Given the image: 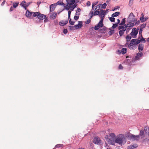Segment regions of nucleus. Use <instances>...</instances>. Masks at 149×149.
Returning <instances> with one entry per match:
<instances>
[{
    "label": "nucleus",
    "mask_w": 149,
    "mask_h": 149,
    "mask_svg": "<svg viewBox=\"0 0 149 149\" xmlns=\"http://www.w3.org/2000/svg\"><path fill=\"white\" fill-rule=\"evenodd\" d=\"M13 10V7L11 6L10 9V12L12 11Z\"/></svg>",
    "instance_id": "774afa93"
},
{
    "label": "nucleus",
    "mask_w": 149,
    "mask_h": 149,
    "mask_svg": "<svg viewBox=\"0 0 149 149\" xmlns=\"http://www.w3.org/2000/svg\"><path fill=\"white\" fill-rule=\"evenodd\" d=\"M141 37V38L140 39V41L141 42H143V43H145L146 42V40H145L144 38H143L142 37V35H141L140 36Z\"/></svg>",
    "instance_id": "c9c22d12"
},
{
    "label": "nucleus",
    "mask_w": 149,
    "mask_h": 149,
    "mask_svg": "<svg viewBox=\"0 0 149 149\" xmlns=\"http://www.w3.org/2000/svg\"><path fill=\"white\" fill-rule=\"evenodd\" d=\"M118 26V24L117 23L116 24H113V25L112 26V28L113 29H115Z\"/></svg>",
    "instance_id": "c03bdc74"
},
{
    "label": "nucleus",
    "mask_w": 149,
    "mask_h": 149,
    "mask_svg": "<svg viewBox=\"0 0 149 149\" xmlns=\"http://www.w3.org/2000/svg\"><path fill=\"white\" fill-rule=\"evenodd\" d=\"M110 136H112L113 137H115V135L114 133H111L110 134Z\"/></svg>",
    "instance_id": "0e129e2a"
},
{
    "label": "nucleus",
    "mask_w": 149,
    "mask_h": 149,
    "mask_svg": "<svg viewBox=\"0 0 149 149\" xmlns=\"http://www.w3.org/2000/svg\"><path fill=\"white\" fill-rule=\"evenodd\" d=\"M103 26V22H102V21H100L97 25H96L94 27V29L95 30H97L100 27H102Z\"/></svg>",
    "instance_id": "6e6552de"
},
{
    "label": "nucleus",
    "mask_w": 149,
    "mask_h": 149,
    "mask_svg": "<svg viewBox=\"0 0 149 149\" xmlns=\"http://www.w3.org/2000/svg\"><path fill=\"white\" fill-rule=\"evenodd\" d=\"M142 29H140L139 31V34L141 35H142Z\"/></svg>",
    "instance_id": "680f3d73"
},
{
    "label": "nucleus",
    "mask_w": 149,
    "mask_h": 149,
    "mask_svg": "<svg viewBox=\"0 0 149 149\" xmlns=\"http://www.w3.org/2000/svg\"><path fill=\"white\" fill-rule=\"evenodd\" d=\"M120 13L119 12H116L113 13L111 16L112 17H115L118 16L120 15Z\"/></svg>",
    "instance_id": "b1692460"
},
{
    "label": "nucleus",
    "mask_w": 149,
    "mask_h": 149,
    "mask_svg": "<svg viewBox=\"0 0 149 149\" xmlns=\"http://www.w3.org/2000/svg\"><path fill=\"white\" fill-rule=\"evenodd\" d=\"M127 24H125L124 26H119L118 27V29L119 30H121L122 29H124V28L126 29L127 27H129V26H127Z\"/></svg>",
    "instance_id": "a211bd4d"
},
{
    "label": "nucleus",
    "mask_w": 149,
    "mask_h": 149,
    "mask_svg": "<svg viewBox=\"0 0 149 149\" xmlns=\"http://www.w3.org/2000/svg\"><path fill=\"white\" fill-rule=\"evenodd\" d=\"M136 39V40L135 41V42H134V43H135L137 46V45L139 44L141 41H140V40H138L137 39Z\"/></svg>",
    "instance_id": "7c9ffc66"
},
{
    "label": "nucleus",
    "mask_w": 149,
    "mask_h": 149,
    "mask_svg": "<svg viewBox=\"0 0 149 149\" xmlns=\"http://www.w3.org/2000/svg\"><path fill=\"white\" fill-rule=\"evenodd\" d=\"M76 4H74L72 6H70V10L71 11H72L76 7Z\"/></svg>",
    "instance_id": "473e14b6"
},
{
    "label": "nucleus",
    "mask_w": 149,
    "mask_h": 149,
    "mask_svg": "<svg viewBox=\"0 0 149 149\" xmlns=\"http://www.w3.org/2000/svg\"><path fill=\"white\" fill-rule=\"evenodd\" d=\"M99 16L100 17V18H101V19L100 21H102V22H103V21L104 19V15H99Z\"/></svg>",
    "instance_id": "ea45409f"
},
{
    "label": "nucleus",
    "mask_w": 149,
    "mask_h": 149,
    "mask_svg": "<svg viewBox=\"0 0 149 149\" xmlns=\"http://www.w3.org/2000/svg\"><path fill=\"white\" fill-rule=\"evenodd\" d=\"M20 5L25 9V10H26L27 7L26 5V2L25 1H23Z\"/></svg>",
    "instance_id": "f3484780"
},
{
    "label": "nucleus",
    "mask_w": 149,
    "mask_h": 149,
    "mask_svg": "<svg viewBox=\"0 0 149 149\" xmlns=\"http://www.w3.org/2000/svg\"><path fill=\"white\" fill-rule=\"evenodd\" d=\"M40 14L38 15V18L40 20H42L45 19L46 17V15L42 14L40 12Z\"/></svg>",
    "instance_id": "2eb2a0df"
},
{
    "label": "nucleus",
    "mask_w": 149,
    "mask_h": 149,
    "mask_svg": "<svg viewBox=\"0 0 149 149\" xmlns=\"http://www.w3.org/2000/svg\"><path fill=\"white\" fill-rule=\"evenodd\" d=\"M56 5H63L64 6L65 5V4L64 3L62 2L61 1H58L56 3Z\"/></svg>",
    "instance_id": "cd10ccee"
},
{
    "label": "nucleus",
    "mask_w": 149,
    "mask_h": 149,
    "mask_svg": "<svg viewBox=\"0 0 149 149\" xmlns=\"http://www.w3.org/2000/svg\"><path fill=\"white\" fill-rule=\"evenodd\" d=\"M32 16L34 17H38V15H39V14H40V12H32Z\"/></svg>",
    "instance_id": "5701e85b"
},
{
    "label": "nucleus",
    "mask_w": 149,
    "mask_h": 149,
    "mask_svg": "<svg viewBox=\"0 0 149 149\" xmlns=\"http://www.w3.org/2000/svg\"><path fill=\"white\" fill-rule=\"evenodd\" d=\"M68 32L67 29H64L63 30V33L65 34H66Z\"/></svg>",
    "instance_id": "8fccbe9b"
},
{
    "label": "nucleus",
    "mask_w": 149,
    "mask_h": 149,
    "mask_svg": "<svg viewBox=\"0 0 149 149\" xmlns=\"http://www.w3.org/2000/svg\"><path fill=\"white\" fill-rule=\"evenodd\" d=\"M68 22V20H66L65 21H61L59 23V25L61 26H63L66 25Z\"/></svg>",
    "instance_id": "412c9836"
},
{
    "label": "nucleus",
    "mask_w": 149,
    "mask_h": 149,
    "mask_svg": "<svg viewBox=\"0 0 149 149\" xmlns=\"http://www.w3.org/2000/svg\"><path fill=\"white\" fill-rule=\"evenodd\" d=\"M103 26V22H102V21H100L97 25H96L94 27V29L95 30H97L100 27H102Z\"/></svg>",
    "instance_id": "1a4fd4ad"
},
{
    "label": "nucleus",
    "mask_w": 149,
    "mask_h": 149,
    "mask_svg": "<svg viewBox=\"0 0 149 149\" xmlns=\"http://www.w3.org/2000/svg\"><path fill=\"white\" fill-rule=\"evenodd\" d=\"M93 142L95 144L99 145L101 143V141L99 137H96L94 139Z\"/></svg>",
    "instance_id": "423d86ee"
},
{
    "label": "nucleus",
    "mask_w": 149,
    "mask_h": 149,
    "mask_svg": "<svg viewBox=\"0 0 149 149\" xmlns=\"http://www.w3.org/2000/svg\"><path fill=\"white\" fill-rule=\"evenodd\" d=\"M138 145L136 144H134L132 145H131L130 146H128L127 147V149H132L135 148L137 147Z\"/></svg>",
    "instance_id": "dca6fc26"
},
{
    "label": "nucleus",
    "mask_w": 149,
    "mask_h": 149,
    "mask_svg": "<svg viewBox=\"0 0 149 149\" xmlns=\"http://www.w3.org/2000/svg\"><path fill=\"white\" fill-rule=\"evenodd\" d=\"M79 18V16H75L74 17V19L75 20H77Z\"/></svg>",
    "instance_id": "3c124183"
},
{
    "label": "nucleus",
    "mask_w": 149,
    "mask_h": 149,
    "mask_svg": "<svg viewBox=\"0 0 149 149\" xmlns=\"http://www.w3.org/2000/svg\"><path fill=\"white\" fill-rule=\"evenodd\" d=\"M130 137L131 139H132L134 140H136L137 141H138L139 139V135H137L135 136L132 135L130 136Z\"/></svg>",
    "instance_id": "f8f14e48"
},
{
    "label": "nucleus",
    "mask_w": 149,
    "mask_h": 149,
    "mask_svg": "<svg viewBox=\"0 0 149 149\" xmlns=\"http://www.w3.org/2000/svg\"><path fill=\"white\" fill-rule=\"evenodd\" d=\"M146 24H141L140 26V29H143L146 27Z\"/></svg>",
    "instance_id": "79ce46f5"
},
{
    "label": "nucleus",
    "mask_w": 149,
    "mask_h": 149,
    "mask_svg": "<svg viewBox=\"0 0 149 149\" xmlns=\"http://www.w3.org/2000/svg\"><path fill=\"white\" fill-rule=\"evenodd\" d=\"M103 26V22H102V21H100L97 25H96L94 27V29L95 30H97L100 27H102Z\"/></svg>",
    "instance_id": "0eeeda50"
},
{
    "label": "nucleus",
    "mask_w": 149,
    "mask_h": 149,
    "mask_svg": "<svg viewBox=\"0 0 149 149\" xmlns=\"http://www.w3.org/2000/svg\"><path fill=\"white\" fill-rule=\"evenodd\" d=\"M132 36H131L130 35H127L126 37V38L127 39V41H129L132 38Z\"/></svg>",
    "instance_id": "bb28decb"
},
{
    "label": "nucleus",
    "mask_w": 149,
    "mask_h": 149,
    "mask_svg": "<svg viewBox=\"0 0 149 149\" xmlns=\"http://www.w3.org/2000/svg\"><path fill=\"white\" fill-rule=\"evenodd\" d=\"M81 9L80 8H77V10L76 12V15H79V13L81 11Z\"/></svg>",
    "instance_id": "4c0bfd02"
},
{
    "label": "nucleus",
    "mask_w": 149,
    "mask_h": 149,
    "mask_svg": "<svg viewBox=\"0 0 149 149\" xmlns=\"http://www.w3.org/2000/svg\"><path fill=\"white\" fill-rule=\"evenodd\" d=\"M114 141L116 143L121 146L126 142L125 138L124 135L122 134H119L115 137Z\"/></svg>",
    "instance_id": "f03ea898"
},
{
    "label": "nucleus",
    "mask_w": 149,
    "mask_h": 149,
    "mask_svg": "<svg viewBox=\"0 0 149 149\" xmlns=\"http://www.w3.org/2000/svg\"><path fill=\"white\" fill-rule=\"evenodd\" d=\"M140 21L139 20L138 21H136L135 23V25H138L139 24H140Z\"/></svg>",
    "instance_id": "6e6d98bb"
},
{
    "label": "nucleus",
    "mask_w": 149,
    "mask_h": 149,
    "mask_svg": "<svg viewBox=\"0 0 149 149\" xmlns=\"http://www.w3.org/2000/svg\"><path fill=\"white\" fill-rule=\"evenodd\" d=\"M106 12L103 10H101L100 11V13L99 15H105Z\"/></svg>",
    "instance_id": "a878e982"
},
{
    "label": "nucleus",
    "mask_w": 149,
    "mask_h": 149,
    "mask_svg": "<svg viewBox=\"0 0 149 149\" xmlns=\"http://www.w3.org/2000/svg\"><path fill=\"white\" fill-rule=\"evenodd\" d=\"M67 3L68 5H69L70 6H71L72 4H70V3H72V2L70 0H66Z\"/></svg>",
    "instance_id": "09e8293b"
},
{
    "label": "nucleus",
    "mask_w": 149,
    "mask_h": 149,
    "mask_svg": "<svg viewBox=\"0 0 149 149\" xmlns=\"http://www.w3.org/2000/svg\"><path fill=\"white\" fill-rule=\"evenodd\" d=\"M18 5V3H15L13 4V6L14 8H16Z\"/></svg>",
    "instance_id": "37998d69"
},
{
    "label": "nucleus",
    "mask_w": 149,
    "mask_h": 149,
    "mask_svg": "<svg viewBox=\"0 0 149 149\" xmlns=\"http://www.w3.org/2000/svg\"><path fill=\"white\" fill-rule=\"evenodd\" d=\"M125 18H124L123 19L121 22L120 24L119 25H123L125 24Z\"/></svg>",
    "instance_id": "2f4dec72"
},
{
    "label": "nucleus",
    "mask_w": 149,
    "mask_h": 149,
    "mask_svg": "<svg viewBox=\"0 0 149 149\" xmlns=\"http://www.w3.org/2000/svg\"><path fill=\"white\" fill-rule=\"evenodd\" d=\"M126 29L124 28V29L120 30L119 31V35L120 36H121L124 34V32L126 31Z\"/></svg>",
    "instance_id": "4be33fe9"
},
{
    "label": "nucleus",
    "mask_w": 149,
    "mask_h": 149,
    "mask_svg": "<svg viewBox=\"0 0 149 149\" xmlns=\"http://www.w3.org/2000/svg\"><path fill=\"white\" fill-rule=\"evenodd\" d=\"M136 19L135 17L132 13H131L129 15L128 18L127 19V26L129 27H132L134 26V22Z\"/></svg>",
    "instance_id": "f257e3e1"
},
{
    "label": "nucleus",
    "mask_w": 149,
    "mask_h": 149,
    "mask_svg": "<svg viewBox=\"0 0 149 149\" xmlns=\"http://www.w3.org/2000/svg\"><path fill=\"white\" fill-rule=\"evenodd\" d=\"M32 12H31L29 10H27L26 11L25 15L28 18H31L32 16Z\"/></svg>",
    "instance_id": "9d476101"
},
{
    "label": "nucleus",
    "mask_w": 149,
    "mask_h": 149,
    "mask_svg": "<svg viewBox=\"0 0 149 149\" xmlns=\"http://www.w3.org/2000/svg\"><path fill=\"white\" fill-rule=\"evenodd\" d=\"M118 52L120 53L121 52L122 54H124L127 52V49L126 48H123L122 49L121 51L120 50H118Z\"/></svg>",
    "instance_id": "aec40b11"
},
{
    "label": "nucleus",
    "mask_w": 149,
    "mask_h": 149,
    "mask_svg": "<svg viewBox=\"0 0 149 149\" xmlns=\"http://www.w3.org/2000/svg\"><path fill=\"white\" fill-rule=\"evenodd\" d=\"M57 15V13H54L52 14L51 15V17L52 18L55 19L56 18Z\"/></svg>",
    "instance_id": "72a5a7b5"
},
{
    "label": "nucleus",
    "mask_w": 149,
    "mask_h": 149,
    "mask_svg": "<svg viewBox=\"0 0 149 149\" xmlns=\"http://www.w3.org/2000/svg\"><path fill=\"white\" fill-rule=\"evenodd\" d=\"M144 45L142 44H140L138 46V49L139 52L142 51L143 49Z\"/></svg>",
    "instance_id": "6ab92c4d"
},
{
    "label": "nucleus",
    "mask_w": 149,
    "mask_h": 149,
    "mask_svg": "<svg viewBox=\"0 0 149 149\" xmlns=\"http://www.w3.org/2000/svg\"><path fill=\"white\" fill-rule=\"evenodd\" d=\"M144 131L146 133H147V132L149 131V128L148 127H147L146 126L144 128Z\"/></svg>",
    "instance_id": "f704fd0d"
},
{
    "label": "nucleus",
    "mask_w": 149,
    "mask_h": 149,
    "mask_svg": "<svg viewBox=\"0 0 149 149\" xmlns=\"http://www.w3.org/2000/svg\"><path fill=\"white\" fill-rule=\"evenodd\" d=\"M69 28L71 30H74L75 29L74 27V26H69Z\"/></svg>",
    "instance_id": "e433bc0d"
},
{
    "label": "nucleus",
    "mask_w": 149,
    "mask_h": 149,
    "mask_svg": "<svg viewBox=\"0 0 149 149\" xmlns=\"http://www.w3.org/2000/svg\"><path fill=\"white\" fill-rule=\"evenodd\" d=\"M70 8V6H68V5H66L65 7V9L67 10H69Z\"/></svg>",
    "instance_id": "a19ab883"
},
{
    "label": "nucleus",
    "mask_w": 149,
    "mask_h": 149,
    "mask_svg": "<svg viewBox=\"0 0 149 149\" xmlns=\"http://www.w3.org/2000/svg\"><path fill=\"white\" fill-rule=\"evenodd\" d=\"M136 39H132L130 41V42L128 45V47L131 49H136L137 46L134 43Z\"/></svg>",
    "instance_id": "7ed1b4c3"
},
{
    "label": "nucleus",
    "mask_w": 149,
    "mask_h": 149,
    "mask_svg": "<svg viewBox=\"0 0 149 149\" xmlns=\"http://www.w3.org/2000/svg\"><path fill=\"white\" fill-rule=\"evenodd\" d=\"M69 22L70 24L72 25H73L74 24L75 22L73 21H72L71 20V19L70 18Z\"/></svg>",
    "instance_id": "a18cd8bd"
},
{
    "label": "nucleus",
    "mask_w": 149,
    "mask_h": 149,
    "mask_svg": "<svg viewBox=\"0 0 149 149\" xmlns=\"http://www.w3.org/2000/svg\"><path fill=\"white\" fill-rule=\"evenodd\" d=\"M110 144H111L112 145H114V142H113L112 141H109Z\"/></svg>",
    "instance_id": "69168bd1"
},
{
    "label": "nucleus",
    "mask_w": 149,
    "mask_h": 149,
    "mask_svg": "<svg viewBox=\"0 0 149 149\" xmlns=\"http://www.w3.org/2000/svg\"><path fill=\"white\" fill-rule=\"evenodd\" d=\"M100 13V11L99 10H97L95 11L93 13V15L95 16L99 15Z\"/></svg>",
    "instance_id": "c756f323"
},
{
    "label": "nucleus",
    "mask_w": 149,
    "mask_h": 149,
    "mask_svg": "<svg viewBox=\"0 0 149 149\" xmlns=\"http://www.w3.org/2000/svg\"><path fill=\"white\" fill-rule=\"evenodd\" d=\"M110 20L112 22H114L115 18L113 17H110L109 18Z\"/></svg>",
    "instance_id": "58836bf2"
},
{
    "label": "nucleus",
    "mask_w": 149,
    "mask_h": 149,
    "mask_svg": "<svg viewBox=\"0 0 149 149\" xmlns=\"http://www.w3.org/2000/svg\"><path fill=\"white\" fill-rule=\"evenodd\" d=\"M114 33V30H111L109 32V34L110 35H112Z\"/></svg>",
    "instance_id": "de8ad7c7"
},
{
    "label": "nucleus",
    "mask_w": 149,
    "mask_h": 149,
    "mask_svg": "<svg viewBox=\"0 0 149 149\" xmlns=\"http://www.w3.org/2000/svg\"><path fill=\"white\" fill-rule=\"evenodd\" d=\"M71 11H68V19H70V14L71 13Z\"/></svg>",
    "instance_id": "603ef678"
},
{
    "label": "nucleus",
    "mask_w": 149,
    "mask_h": 149,
    "mask_svg": "<svg viewBox=\"0 0 149 149\" xmlns=\"http://www.w3.org/2000/svg\"><path fill=\"white\" fill-rule=\"evenodd\" d=\"M93 10H91V11L89 13V15H93Z\"/></svg>",
    "instance_id": "13d9d810"
},
{
    "label": "nucleus",
    "mask_w": 149,
    "mask_h": 149,
    "mask_svg": "<svg viewBox=\"0 0 149 149\" xmlns=\"http://www.w3.org/2000/svg\"><path fill=\"white\" fill-rule=\"evenodd\" d=\"M123 68V66L121 65V64H120L118 67V68L119 69H121Z\"/></svg>",
    "instance_id": "e2e57ef3"
},
{
    "label": "nucleus",
    "mask_w": 149,
    "mask_h": 149,
    "mask_svg": "<svg viewBox=\"0 0 149 149\" xmlns=\"http://www.w3.org/2000/svg\"><path fill=\"white\" fill-rule=\"evenodd\" d=\"M143 55L142 52L138 53H137L136 56L135 58L132 59V62H135L137 61H139L141 59V58Z\"/></svg>",
    "instance_id": "39448f33"
},
{
    "label": "nucleus",
    "mask_w": 149,
    "mask_h": 149,
    "mask_svg": "<svg viewBox=\"0 0 149 149\" xmlns=\"http://www.w3.org/2000/svg\"><path fill=\"white\" fill-rule=\"evenodd\" d=\"M62 145L60 144H58L57 145H56L55 146L56 148H60L61 147V146Z\"/></svg>",
    "instance_id": "864d4df0"
},
{
    "label": "nucleus",
    "mask_w": 149,
    "mask_h": 149,
    "mask_svg": "<svg viewBox=\"0 0 149 149\" xmlns=\"http://www.w3.org/2000/svg\"><path fill=\"white\" fill-rule=\"evenodd\" d=\"M107 6V5L106 4V3H104L101 6V8H105Z\"/></svg>",
    "instance_id": "49530a36"
},
{
    "label": "nucleus",
    "mask_w": 149,
    "mask_h": 149,
    "mask_svg": "<svg viewBox=\"0 0 149 149\" xmlns=\"http://www.w3.org/2000/svg\"><path fill=\"white\" fill-rule=\"evenodd\" d=\"M83 26L82 22L81 21H79L78 24L74 25V27L76 29L81 28Z\"/></svg>",
    "instance_id": "9b49d317"
},
{
    "label": "nucleus",
    "mask_w": 149,
    "mask_h": 149,
    "mask_svg": "<svg viewBox=\"0 0 149 149\" xmlns=\"http://www.w3.org/2000/svg\"><path fill=\"white\" fill-rule=\"evenodd\" d=\"M139 135V136H141V139H143L144 137L145 136V134L143 129L141 130L140 132V133Z\"/></svg>",
    "instance_id": "4468645a"
},
{
    "label": "nucleus",
    "mask_w": 149,
    "mask_h": 149,
    "mask_svg": "<svg viewBox=\"0 0 149 149\" xmlns=\"http://www.w3.org/2000/svg\"><path fill=\"white\" fill-rule=\"evenodd\" d=\"M139 29L137 28V29L135 28H133L132 30V31L130 33L131 36H132L133 38H135L136 35L138 33Z\"/></svg>",
    "instance_id": "20e7f679"
},
{
    "label": "nucleus",
    "mask_w": 149,
    "mask_h": 149,
    "mask_svg": "<svg viewBox=\"0 0 149 149\" xmlns=\"http://www.w3.org/2000/svg\"><path fill=\"white\" fill-rule=\"evenodd\" d=\"M129 28H127L126 29V33H127L129 31H130V30L131 29V28H130V27H128Z\"/></svg>",
    "instance_id": "4d7b16f0"
},
{
    "label": "nucleus",
    "mask_w": 149,
    "mask_h": 149,
    "mask_svg": "<svg viewBox=\"0 0 149 149\" xmlns=\"http://www.w3.org/2000/svg\"><path fill=\"white\" fill-rule=\"evenodd\" d=\"M72 2V3H70V4H73L75 2V0H70Z\"/></svg>",
    "instance_id": "052dcab7"
},
{
    "label": "nucleus",
    "mask_w": 149,
    "mask_h": 149,
    "mask_svg": "<svg viewBox=\"0 0 149 149\" xmlns=\"http://www.w3.org/2000/svg\"><path fill=\"white\" fill-rule=\"evenodd\" d=\"M91 2L90 1H88L86 3V5L88 6H89L91 5Z\"/></svg>",
    "instance_id": "bf43d9fd"
},
{
    "label": "nucleus",
    "mask_w": 149,
    "mask_h": 149,
    "mask_svg": "<svg viewBox=\"0 0 149 149\" xmlns=\"http://www.w3.org/2000/svg\"><path fill=\"white\" fill-rule=\"evenodd\" d=\"M91 22V20L90 19H87L86 22V23L87 24H89Z\"/></svg>",
    "instance_id": "5fc2aeb1"
},
{
    "label": "nucleus",
    "mask_w": 149,
    "mask_h": 149,
    "mask_svg": "<svg viewBox=\"0 0 149 149\" xmlns=\"http://www.w3.org/2000/svg\"><path fill=\"white\" fill-rule=\"evenodd\" d=\"M56 6V4L54 3L50 5L49 7L50 11L52 12L54 10Z\"/></svg>",
    "instance_id": "ddd939ff"
},
{
    "label": "nucleus",
    "mask_w": 149,
    "mask_h": 149,
    "mask_svg": "<svg viewBox=\"0 0 149 149\" xmlns=\"http://www.w3.org/2000/svg\"><path fill=\"white\" fill-rule=\"evenodd\" d=\"M142 16L140 18V19L142 22H143L146 21V19L145 18H144V15L143 14H142Z\"/></svg>",
    "instance_id": "c85d7f7f"
},
{
    "label": "nucleus",
    "mask_w": 149,
    "mask_h": 149,
    "mask_svg": "<svg viewBox=\"0 0 149 149\" xmlns=\"http://www.w3.org/2000/svg\"><path fill=\"white\" fill-rule=\"evenodd\" d=\"M98 1H97L95 2H93L92 3V10H94V6H96V5L98 3Z\"/></svg>",
    "instance_id": "393cba45"
},
{
    "label": "nucleus",
    "mask_w": 149,
    "mask_h": 149,
    "mask_svg": "<svg viewBox=\"0 0 149 149\" xmlns=\"http://www.w3.org/2000/svg\"><path fill=\"white\" fill-rule=\"evenodd\" d=\"M149 140V139H148L146 138L143 140V141L145 142V141H148Z\"/></svg>",
    "instance_id": "338daca9"
}]
</instances>
